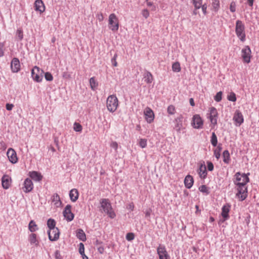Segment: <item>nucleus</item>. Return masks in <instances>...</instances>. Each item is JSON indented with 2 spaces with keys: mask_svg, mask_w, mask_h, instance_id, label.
<instances>
[{
  "mask_svg": "<svg viewBox=\"0 0 259 259\" xmlns=\"http://www.w3.org/2000/svg\"><path fill=\"white\" fill-rule=\"evenodd\" d=\"M100 203L104 211L106 212L110 218L113 219L115 217V213L113 210L111 205L108 199H102Z\"/></svg>",
  "mask_w": 259,
  "mask_h": 259,
  "instance_id": "nucleus-1",
  "label": "nucleus"
},
{
  "mask_svg": "<svg viewBox=\"0 0 259 259\" xmlns=\"http://www.w3.org/2000/svg\"><path fill=\"white\" fill-rule=\"evenodd\" d=\"M106 106L110 112H114L116 111L118 106V100L115 95H110L107 98Z\"/></svg>",
  "mask_w": 259,
  "mask_h": 259,
  "instance_id": "nucleus-2",
  "label": "nucleus"
},
{
  "mask_svg": "<svg viewBox=\"0 0 259 259\" xmlns=\"http://www.w3.org/2000/svg\"><path fill=\"white\" fill-rule=\"evenodd\" d=\"M235 32L237 36L242 41L245 40L244 25L240 20H237L236 22Z\"/></svg>",
  "mask_w": 259,
  "mask_h": 259,
  "instance_id": "nucleus-3",
  "label": "nucleus"
},
{
  "mask_svg": "<svg viewBox=\"0 0 259 259\" xmlns=\"http://www.w3.org/2000/svg\"><path fill=\"white\" fill-rule=\"evenodd\" d=\"M237 193L236 197L240 201H243L246 199L247 196V188L246 185H241L236 186Z\"/></svg>",
  "mask_w": 259,
  "mask_h": 259,
  "instance_id": "nucleus-4",
  "label": "nucleus"
},
{
  "mask_svg": "<svg viewBox=\"0 0 259 259\" xmlns=\"http://www.w3.org/2000/svg\"><path fill=\"white\" fill-rule=\"evenodd\" d=\"M236 179L234 181L236 186L241 185H246L249 182V178L246 174H241L239 172L235 174Z\"/></svg>",
  "mask_w": 259,
  "mask_h": 259,
  "instance_id": "nucleus-5",
  "label": "nucleus"
},
{
  "mask_svg": "<svg viewBox=\"0 0 259 259\" xmlns=\"http://www.w3.org/2000/svg\"><path fill=\"white\" fill-rule=\"evenodd\" d=\"M208 118L211 122V126L214 127L217 124L218 111L215 108L211 107L209 109Z\"/></svg>",
  "mask_w": 259,
  "mask_h": 259,
  "instance_id": "nucleus-6",
  "label": "nucleus"
},
{
  "mask_svg": "<svg viewBox=\"0 0 259 259\" xmlns=\"http://www.w3.org/2000/svg\"><path fill=\"white\" fill-rule=\"evenodd\" d=\"M109 28L113 31H117L119 28V22L117 17L114 14L109 16Z\"/></svg>",
  "mask_w": 259,
  "mask_h": 259,
  "instance_id": "nucleus-7",
  "label": "nucleus"
},
{
  "mask_svg": "<svg viewBox=\"0 0 259 259\" xmlns=\"http://www.w3.org/2000/svg\"><path fill=\"white\" fill-rule=\"evenodd\" d=\"M44 71L39 67L35 66L31 71L32 78L37 82H40L43 77Z\"/></svg>",
  "mask_w": 259,
  "mask_h": 259,
  "instance_id": "nucleus-8",
  "label": "nucleus"
},
{
  "mask_svg": "<svg viewBox=\"0 0 259 259\" xmlns=\"http://www.w3.org/2000/svg\"><path fill=\"white\" fill-rule=\"evenodd\" d=\"M191 124L195 128H201L203 126V121L199 114H195L193 116Z\"/></svg>",
  "mask_w": 259,
  "mask_h": 259,
  "instance_id": "nucleus-9",
  "label": "nucleus"
},
{
  "mask_svg": "<svg viewBox=\"0 0 259 259\" xmlns=\"http://www.w3.org/2000/svg\"><path fill=\"white\" fill-rule=\"evenodd\" d=\"M159 259H170L166 248L164 245H159L157 248Z\"/></svg>",
  "mask_w": 259,
  "mask_h": 259,
  "instance_id": "nucleus-10",
  "label": "nucleus"
},
{
  "mask_svg": "<svg viewBox=\"0 0 259 259\" xmlns=\"http://www.w3.org/2000/svg\"><path fill=\"white\" fill-rule=\"evenodd\" d=\"M241 56L244 62L249 63L250 62L251 50L248 46H245L241 51Z\"/></svg>",
  "mask_w": 259,
  "mask_h": 259,
  "instance_id": "nucleus-11",
  "label": "nucleus"
},
{
  "mask_svg": "<svg viewBox=\"0 0 259 259\" xmlns=\"http://www.w3.org/2000/svg\"><path fill=\"white\" fill-rule=\"evenodd\" d=\"M145 118L146 121L150 123L154 120V114L152 110L149 107H146L144 111Z\"/></svg>",
  "mask_w": 259,
  "mask_h": 259,
  "instance_id": "nucleus-12",
  "label": "nucleus"
},
{
  "mask_svg": "<svg viewBox=\"0 0 259 259\" xmlns=\"http://www.w3.org/2000/svg\"><path fill=\"white\" fill-rule=\"evenodd\" d=\"M48 233L49 238L52 241H56L59 238L60 232L58 228L49 230Z\"/></svg>",
  "mask_w": 259,
  "mask_h": 259,
  "instance_id": "nucleus-13",
  "label": "nucleus"
},
{
  "mask_svg": "<svg viewBox=\"0 0 259 259\" xmlns=\"http://www.w3.org/2000/svg\"><path fill=\"white\" fill-rule=\"evenodd\" d=\"M63 215L68 221H71L74 218V214L71 212V206L67 205L63 211Z\"/></svg>",
  "mask_w": 259,
  "mask_h": 259,
  "instance_id": "nucleus-14",
  "label": "nucleus"
},
{
  "mask_svg": "<svg viewBox=\"0 0 259 259\" xmlns=\"http://www.w3.org/2000/svg\"><path fill=\"white\" fill-rule=\"evenodd\" d=\"M233 119L236 126H240L244 121L243 115L239 110L235 111Z\"/></svg>",
  "mask_w": 259,
  "mask_h": 259,
  "instance_id": "nucleus-15",
  "label": "nucleus"
},
{
  "mask_svg": "<svg viewBox=\"0 0 259 259\" xmlns=\"http://www.w3.org/2000/svg\"><path fill=\"white\" fill-rule=\"evenodd\" d=\"M7 156L11 162L16 163L18 161V158L16 151L12 148H9L7 151Z\"/></svg>",
  "mask_w": 259,
  "mask_h": 259,
  "instance_id": "nucleus-16",
  "label": "nucleus"
},
{
  "mask_svg": "<svg viewBox=\"0 0 259 259\" xmlns=\"http://www.w3.org/2000/svg\"><path fill=\"white\" fill-rule=\"evenodd\" d=\"M11 178L8 175H4L2 179V184L3 188L5 189H8L11 186Z\"/></svg>",
  "mask_w": 259,
  "mask_h": 259,
  "instance_id": "nucleus-17",
  "label": "nucleus"
},
{
  "mask_svg": "<svg viewBox=\"0 0 259 259\" xmlns=\"http://www.w3.org/2000/svg\"><path fill=\"white\" fill-rule=\"evenodd\" d=\"M11 67L13 72H17L20 70V64L18 59L14 58L11 62Z\"/></svg>",
  "mask_w": 259,
  "mask_h": 259,
  "instance_id": "nucleus-18",
  "label": "nucleus"
},
{
  "mask_svg": "<svg viewBox=\"0 0 259 259\" xmlns=\"http://www.w3.org/2000/svg\"><path fill=\"white\" fill-rule=\"evenodd\" d=\"M33 188V184L31 180L29 179H26L24 182L23 190L25 192H30Z\"/></svg>",
  "mask_w": 259,
  "mask_h": 259,
  "instance_id": "nucleus-19",
  "label": "nucleus"
},
{
  "mask_svg": "<svg viewBox=\"0 0 259 259\" xmlns=\"http://www.w3.org/2000/svg\"><path fill=\"white\" fill-rule=\"evenodd\" d=\"M35 10L40 13L45 11V6L42 0H36L34 3Z\"/></svg>",
  "mask_w": 259,
  "mask_h": 259,
  "instance_id": "nucleus-20",
  "label": "nucleus"
},
{
  "mask_svg": "<svg viewBox=\"0 0 259 259\" xmlns=\"http://www.w3.org/2000/svg\"><path fill=\"white\" fill-rule=\"evenodd\" d=\"M194 183L193 177L190 175H187L184 180V184L185 187L188 189H190Z\"/></svg>",
  "mask_w": 259,
  "mask_h": 259,
  "instance_id": "nucleus-21",
  "label": "nucleus"
},
{
  "mask_svg": "<svg viewBox=\"0 0 259 259\" xmlns=\"http://www.w3.org/2000/svg\"><path fill=\"white\" fill-rule=\"evenodd\" d=\"M230 205H226L223 206V207L222 208L221 215L223 217V218L224 219V221L227 220L229 217V212L230 211Z\"/></svg>",
  "mask_w": 259,
  "mask_h": 259,
  "instance_id": "nucleus-22",
  "label": "nucleus"
},
{
  "mask_svg": "<svg viewBox=\"0 0 259 259\" xmlns=\"http://www.w3.org/2000/svg\"><path fill=\"white\" fill-rule=\"evenodd\" d=\"M79 193L76 189H72L69 192V197L72 202H75L78 198Z\"/></svg>",
  "mask_w": 259,
  "mask_h": 259,
  "instance_id": "nucleus-23",
  "label": "nucleus"
},
{
  "mask_svg": "<svg viewBox=\"0 0 259 259\" xmlns=\"http://www.w3.org/2000/svg\"><path fill=\"white\" fill-rule=\"evenodd\" d=\"M29 176L32 179L36 181H40L42 178V176L40 173L35 171L30 172Z\"/></svg>",
  "mask_w": 259,
  "mask_h": 259,
  "instance_id": "nucleus-24",
  "label": "nucleus"
},
{
  "mask_svg": "<svg viewBox=\"0 0 259 259\" xmlns=\"http://www.w3.org/2000/svg\"><path fill=\"white\" fill-rule=\"evenodd\" d=\"M52 200L56 207H59L61 205L62 202L58 194H54L52 197Z\"/></svg>",
  "mask_w": 259,
  "mask_h": 259,
  "instance_id": "nucleus-25",
  "label": "nucleus"
},
{
  "mask_svg": "<svg viewBox=\"0 0 259 259\" xmlns=\"http://www.w3.org/2000/svg\"><path fill=\"white\" fill-rule=\"evenodd\" d=\"M198 174L201 179H205L207 176L206 168L205 165H201L198 170Z\"/></svg>",
  "mask_w": 259,
  "mask_h": 259,
  "instance_id": "nucleus-26",
  "label": "nucleus"
},
{
  "mask_svg": "<svg viewBox=\"0 0 259 259\" xmlns=\"http://www.w3.org/2000/svg\"><path fill=\"white\" fill-rule=\"evenodd\" d=\"M176 124L174 128L176 131L180 133L181 130L183 128V123L182 120L180 118H176L175 119Z\"/></svg>",
  "mask_w": 259,
  "mask_h": 259,
  "instance_id": "nucleus-27",
  "label": "nucleus"
},
{
  "mask_svg": "<svg viewBox=\"0 0 259 259\" xmlns=\"http://www.w3.org/2000/svg\"><path fill=\"white\" fill-rule=\"evenodd\" d=\"M76 236L80 240L84 241L86 240V235L82 229H78L76 231Z\"/></svg>",
  "mask_w": 259,
  "mask_h": 259,
  "instance_id": "nucleus-28",
  "label": "nucleus"
},
{
  "mask_svg": "<svg viewBox=\"0 0 259 259\" xmlns=\"http://www.w3.org/2000/svg\"><path fill=\"white\" fill-rule=\"evenodd\" d=\"M223 161L226 164H229L230 162V155L228 150H225L223 153Z\"/></svg>",
  "mask_w": 259,
  "mask_h": 259,
  "instance_id": "nucleus-29",
  "label": "nucleus"
},
{
  "mask_svg": "<svg viewBox=\"0 0 259 259\" xmlns=\"http://www.w3.org/2000/svg\"><path fill=\"white\" fill-rule=\"evenodd\" d=\"M145 81L147 83H151L153 80V77L150 72H147L144 75Z\"/></svg>",
  "mask_w": 259,
  "mask_h": 259,
  "instance_id": "nucleus-30",
  "label": "nucleus"
},
{
  "mask_svg": "<svg viewBox=\"0 0 259 259\" xmlns=\"http://www.w3.org/2000/svg\"><path fill=\"white\" fill-rule=\"evenodd\" d=\"M47 226L49 228V230L53 229L54 228H56V222L54 219H49L47 222Z\"/></svg>",
  "mask_w": 259,
  "mask_h": 259,
  "instance_id": "nucleus-31",
  "label": "nucleus"
},
{
  "mask_svg": "<svg viewBox=\"0 0 259 259\" xmlns=\"http://www.w3.org/2000/svg\"><path fill=\"white\" fill-rule=\"evenodd\" d=\"M29 241L31 244H34L35 245L38 244V241L36 239V235L35 234H31L29 236Z\"/></svg>",
  "mask_w": 259,
  "mask_h": 259,
  "instance_id": "nucleus-32",
  "label": "nucleus"
},
{
  "mask_svg": "<svg viewBox=\"0 0 259 259\" xmlns=\"http://www.w3.org/2000/svg\"><path fill=\"white\" fill-rule=\"evenodd\" d=\"M90 84L92 90H95L98 87V83L96 81L95 77H91L90 79Z\"/></svg>",
  "mask_w": 259,
  "mask_h": 259,
  "instance_id": "nucleus-33",
  "label": "nucleus"
},
{
  "mask_svg": "<svg viewBox=\"0 0 259 259\" xmlns=\"http://www.w3.org/2000/svg\"><path fill=\"white\" fill-rule=\"evenodd\" d=\"M29 229L33 232L36 231L38 229L37 225L33 221H31L29 224Z\"/></svg>",
  "mask_w": 259,
  "mask_h": 259,
  "instance_id": "nucleus-34",
  "label": "nucleus"
},
{
  "mask_svg": "<svg viewBox=\"0 0 259 259\" xmlns=\"http://www.w3.org/2000/svg\"><path fill=\"white\" fill-rule=\"evenodd\" d=\"M212 7L215 12H217L220 8L219 0H212Z\"/></svg>",
  "mask_w": 259,
  "mask_h": 259,
  "instance_id": "nucleus-35",
  "label": "nucleus"
},
{
  "mask_svg": "<svg viewBox=\"0 0 259 259\" xmlns=\"http://www.w3.org/2000/svg\"><path fill=\"white\" fill-rule=\"evenodd\" d=\"M172 69L174 72H180L181 70L180 63L178 62L174 63L172 65Z\"/></svg>",
  "mask_w": 259,
  "mask_h": 259,
  "instance_id": "nucleus-36",
  "label": "nucleus"
},
{
  "mask_svg": "<svg viewBox=\"0 0 259 259\" xmlns=\"http://www.w3.org/2000/svg\"><path fill=\"white\" fill-rule=\"evenodd\" d=\"M210 142L212 146H213L214 147H215L217 146L218 143V139L217 136L214 133H212Z\"/></svg>",
  "mask_w": 259,
  "mask_h": 259,
  "instance_id": "nucleus-37",
  "label": "nucleus"
},
{
  "mask_svg": "<svg viewBox=\"0 0 259 259\" xmlns=\"http://www.w3.org/2000/svg\"><path fill=\"white\" fill-rule=\"evenodd\" d=\"M138 144L142 148H146L147 145V140L146 139H140L139 140Z\"/></svg>",
  "mask_w": 259,
  "mask_h": 259,
  "instance_id": "nucleus-38",
  "label": "nucleus"
},
{
  "mask_svg": "<svg viewBox=\"0 0 259 259\" xmlns=\"http://www.w3.org/2000/svg\"><path fill=\"white\" fill-rule=\"evenodd\" d=\"M192 2L196 10L199 9L201 8L202 5V0H192Z\"/></svg>",
  "mask_w": 259,
  "mask_h": 259,
  "instance_id": "nucleus-39",
  "label": "nucleus"
},
{
  "mask_svg": "<svg viewBox=\"0 0 259 259\" xmlns=\"http://www.w3.org/2000/svg\"><path fill=\"white\" fill-rule=\"evenodd\" d=\"M167 111L169 114L174 115L176 112L175 106L172 105L168 106L167 109Z\"/></svg>",
  "mask_w": 259,
  "mask_h": 259,
  "instance_id": "nucleus-40",
  "label": "nucleus"
},
{
  "mask_svg": "<svg viewBox=\"0 0 259 259\" xmlns=\"http://www.w3.org/2000/svg\"><path fill=\"white\" fill-rule=\"evenodd\" d=\"M73 129L76 132H80L82 131V127L80 123L75 122L73 124Z\"/></svg>",
  "mask_w": 259,
  "mask_h": 259,
  "instance_id": "nucleus-41",
  "label": "nucleus"
},
{
  "mask_svg": "<svg viewBox=\"0 0 259 259\" xmlns=\"http://www.w3.org/2000/svg\"><path fill=\"white\" fill-rule=\"evenodd\" d=\"M221 147H218L217 149H215L214 150V156L215 157V158L218 160L221 156Z\"/></svg>",
  "mask_w": 259,
  "mask_h": 259,
  "instance_id": "nucleus-42",
  "label": "nucleus"
},
{
  "mask_svg": "<svg viewBox=\"0 0 259 259\" xmlns=\"http://www.w3.org/2000/svg\"><path fill=\"white\" fill-rule=\"evenodd\" d=\"M222 95H223V93L221 91L217 93V94L214 97L215 101L218 102H220L222 99Z\"/></svg>",
  "mask_w": 259,
  "mask_h": 259,
  "instance_id": "nucleus-43",
  "label": "nucleus"
},
{
  "mask_svg": "<svg viewBox=\"0 0 259 259\" xmlns=\"http://www.w3.org/2000/svg\"><path fill=\"white\" fill-rule=\"evenodd\" d=\"M199 190L200 192L202 193H205L206 194H208L209 193L208 188L205 185H201L200 187H199Z\"/></svg>",
  "mask_w": 259,
  "mask_h": 259,
  "instance_id": "nucleus-44",
  "label": "nucleus"
},
{
  "mask_svg": "<svg viewBox=\"0 0 259 259\" xmlns=\"http://www.w3.org/2000/svg\"><path fill=\"white\" fill-rule=\"evenodd\" d=\"M16 36L19 40H21L23 38V33L22 30L18 29L16 32Z\"/></svg>",
  "mask_w": 259,
  "mask_h": 259,
  "instance_id": "nucleus-45",
  "label": "nucleus"
},
{
  "mask_svg": "<svg viewBox=\"0 0 259 259\" xmlns=\"http://www.w3.org/2000/svg\"><path fill=\"white\" fill-rule=\"evenodd\" d=\"M228 100L235 102L236 100V95L234 93H231L227 97Z\"/></svg>",
  "mask_w": 259,
  "mask_h": 259,
  "instance_id": "nucleus-46",
  "label": "nucleus"
},
{
  "mask_svg": "<svg viewBox=\"0 0 259 259\" xmlns=\"http://www.w3.org/2000/svg\"><path fill=\"white\" fill-rule=\"evenodd\" d=\"M45 79L47 81H52L53 79V77L52 75L51 74V73L48 72L45 73Z\"/></svg>",
  "mask_w": 259,
  "mask_h": 259,
  "instance_id": "nucleus-47",
  "label": "nucleus"
},
{
  "mask_svg": "<svg viewBox=\"0 0 259 259\" xmlns=\"http://www.w3.org/2000/svg\"><path fill=\"white\" fill-rule=\"evenodd\" d=\"M236 3L235 2H232L230 5V10L231 12H235L236 11Z\"/></svg>",
  "mask_w": 259,
  "mask_h": 259,
  "instance_id": "nucleus-48",
  "label": "nucleus"
},
{
  "mask_svg": "<svg viewBox=\"0 0 259 259\" xmlns=\"http://www.w3.org/2000/svg\"><path fill=\"white\" fill-rule=\"evenodd\" d=\"M135 238V235L133 233H128L126 235V239L128 241H132Z\"/></svg>",
  "mask_w": 259,
  "mask_h": 259,
  "instance_id": "nucleus-49",
  "label": "nucleus"
},
{
  "mask_svg": "<svg viewBox=\"0 0 259 259\" xmlns=\"http://www.w3.org/2000/svg\"><path fill=\"white\" fill-rule=\"evenodd\" d=\"M79 252L80 254H83L84 253V247L82 243H80L79 244Z\"/></svg>",
  "mask_w": 259,
  "mask_h": 259,
  "instance_id": "nucleus-50",
  "label": "nucleus"
},
{
  "mask_svg": "<svg viewBox=\"0 0 259 259\" xmlns=\"http://www.w3.org/2000/svg\"><path fill=\"white\" fill-rule=\"evenodd\" d=\"M110 147L114 149L115 151H117L118 145L116 142L113 141L110 143Z\"/></svg>",
  "mask_w": 259,
  "mask_h": 259,
  "instance_id": "nucleus-51",
  "label": "nucleus"
},
{
  "mask_svg": "<svg viewBox=\"0 0 259 259\" xmlns=\"http://www.w3.org/2000/svg\"><path fill=\"white\" fill-rule=\"evenodd\" d=\"M207 169L209 171H212L213 169V164L210 161L207 162Z\"/></svg>",
  "mask_w": 259,
  "mask_h": 259,
  "instance_id": "nucleus-52",
  "label": "nucleus"
},
{
  "mask_svg": "<svg viewBox=\"0 0 259 259\" xmlns=\"http://www.w3.org/2000/svg\"><path fill=\"white\" fill-rule=\"evenodd\" d=\"M117 57V54L114 55L113 58L111 59V62L114 66L116 67L117 66V62L116 61V58Z\"/></svg>",
  "mask_w": 259,
  "mask_h": 259,
  "instance_id": "nucleus-53",
  "label": "nucleus"
},
{
  "mask_svg": "<svg viewBox=\"0 0 259 259\" xmlns=\"http://www.w3.org/2000/svg\"><path fill=\"white\" fill-rule=\"evenodd\" d=\"M142 15L146 19L149 16V12L147 9H144L142 11Z\"/></svg>",
  "mask_w": 259,
  "mask_h": 259,
  "instance_id": "nucleus-54",
  "label": "nucleus"
},
{
  "mask_svg": "<svg viewBox=\"0 0 259 259\" xmlns=\"http://www.w3.org/2000/svg\"><path fill=\"white\" fill-rule=\"evenodd\" d=\"M4 47V44L0 42V57H2L4 55L3 48Z\"/></svg>",
  "mask_w": 259,
  "mask_h": 259,
  "instance_id": "nucleus-55",
  "label": "nucleus"
},
{
  "mask_svg": "<svg viewBox=\"0 0 259 259\" xmlns=\"http://www.w3.org/2000/svg\"><path fill=\"white\" fill-rule=\"evenodd\" d=\"M201 7L202 8L203 14L206 15L207 14V5L206 4H204L201 5Z\"/></svg>",
  "mask_w": 259,
  "mask_h": 259,
  "instance_id": "nucleus-56",
  "label": "nucleus"
},
{
  "mask_svg": "<svg viewBox=\"0 0 259 259\" xmlns=\"http://www.w3.org/2000/svg\"><path fill=\"white\" fill-rule=\"evenodd\" d=\"M13 107H14V105L13 104H9V103L7 104L6 106L7 110H8L9 111L13 109Z\"/></svg>",
  "mask_w": 259,
  "mask_h": 259,
  "instance_id": "nucleus-57",
  "label": "nucleus"
},
{
  "mask_svg": "<svg viewBox=\"0 0 259 259\" xmlns=\"http://www.w3.org/2000/svg\"><path fill=\"white\" fill-rule=\"evenodd\" d=\"M134 207H135V206H134V204L133 203H131L129 204H128V205L127 206V208L132 211H133L134 210Z\"/></svg>",
  "mask_w": 259,
  "mask_h": 259,
  "instance_id": "nucleus-58",
  "label": "nucleus"
},
{
  "mask_svg": "<svg viewBox=\"0 0 259 259\" xmlns=\"http://www.w3.org/2000/svg\"><path fill=\"white\" fill-rule=\"evenodd\" d=\"M97 18L100 22L102 21L104 19L103 15L101 13L97 15Z\"/></svg>",
  "mask_w": 259,
  "mask_h": 259,
  "instance_id": "nucleus-59",
  "label": "nucleus"
},
{
  "mask_svg": "<svg viewBox=\"0 0 259 259\" xmlns=\"http://www.w3.org/2000/svg\"><path fill=\"white\" fill-rule=\"evenodd\" d=\"M190 104L192 106H194L195 103L193 98L190 99Z\"/></svg>",
  "mask_w": 259,
  "mask_h": 259,
  "instance_id": "nucleus-60",
  "label": "nucleus"
},
{
  "mask_svg": "<svg viewBox=\"0 0 259 259\" xmlns=\"http://www.w3.org/2000/svg\"><path fill=\"white\" fill-rule=\"evenodd\" d=\"M104 249L103 247H100L98 248V251L100 253H103L104 252Z\"/></svg>",
  "mask_w": 259,
  "mask_h": 259,
  "instance_id": "nucleus-61",
  "label": "nucleus"
},
{
  "mask_svg": "<svg viewBox=\"0 0 259 259\" xmlns=\"http://www.w3.org/2000/svg\"><path fill=\"white\" fill-rule=\"evenodd\" d=\"M247 1H248V5L250 7H252L253 6L254 0H247Z\"/></svg>",
  "mask_w": 259,
  "mask_h": 259,
  "instance_id": "nucleus-62",
  "label": "nucleus"
},
{
  "mask_svg": "<svg viewBox=\"0 0 259 259\" xmlns=\"http://www.w3.org/2000/svg\"><path fill=\"white\" fill-rule=\"evenodd\" d=\"M81 255H82V259H88V256L85 255L84 253Z\"/></svg>",
  "mask_w": 259,
  "mask_h": 259,
  "instance_id": "nucleus-63",
  "label": "nucleus"
},
{
  "mask_svg": "<svg viewBox=\"0 0 259 259\" xmlns=\"http://www.w3.org/2000/svg\"><path fill=\"white\" fill-rule=\"evenodd\" d=\"M146 217H149L150 215V213L149 211H147L145 213Z\"/></svg>",
  "mask_w": 259,
  "mask_h": 259,
  "instance_id": "nucleus-64",
  "label": "nucleus"
}]
</instances>
